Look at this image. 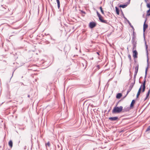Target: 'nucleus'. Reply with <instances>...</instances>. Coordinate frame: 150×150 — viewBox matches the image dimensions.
<instances>
[{"label":"nucleus","mask_w":150,"mask_h":150,"mask_svg":"<svg viewBox=\"0 0 150 150\" xmlns=\"http://www.w3.org/2000/svg\"><path fill=\"white\" fill-rule=\"evenodd\" d=\"M39 7H38V13H39Z\"/></svg>","instance_id":"obj_46"},{"label":"nucleus","mask_w":150,"mask_h":150,"mask_svg":"<svg viewBox=\"0 0 150 150\" xmlns=\"http://www.w3.org/2000/svg\"><path fill=\"white\" fill-rule=\"evenodd\" d=\"M115 8L117 14L118 15H119V9L117 7H115Z\"/></svg>","instance_id":"obj_18"},{"label":"nucleus","mask_w":150,"mask_h":150,"mask_svg":"<svg viewBox=\"0 0 150 150\" xmlns=\"http://www.w3.org/2000/svg\"><path fill=\"white\" fill-rule=\"evenodd\" d=\"M134 30H133V36H135L136 35V34L134 31Z\"/></svg>","instance_id":"obj_30"},{"label":"nucleus","mask_w":150,"mask_h":150,"mask_svg":"<svg viewBox=\"0 0 150 150\" xmlns=\"http://www.w3.org/2000/svg\"><path fill=\"white\" fill-rule=\"evenodd\" d=\"M145 46H146V54H147V68H146L145 70V75L144 77V81L142 83V86L143 87H146V75L147 74V70H148V65H149V58H148V45L146 44V42H145Z\"/></svg>","instance_id":"obj_1"},{"label":"nucleus","mask_w":150,"mask_h":150,"mask_svg":"<svg viewBox=\"0 0 150 150\" xmlns=\"http://www.w3.org/2000/svg\"><path fill=\"white\" fill-rule=\"evenodd\" d=\"M71 47L69 45H66L64 48V51L65 52V54L68 53L69 51L70 50Z\"/></svg>","instance_id":"obj_4"},{"label":"nucleus","mask_w":150,"mask_h":150,"mask_svg":"<svg viewBox=\"0 0 150 150\" xmlns=\"http://www.w3.org/2000/svg\"><path fill=\"white\" fill-rule=\"evenodd\" d=\"M128 23L129 24V25L130 26V27L132 28L133 30H134V28L133 26L131 25V23L128 20H127Z\"/></svg>","instance_id":"obj_20"},{"label":"nucleus","mask_w":150,"mask_h":150,"mask_svg":"<svg viewBox=\"0 0 150 150\" xmlns=\"http://www.w3.org/2000/svg\"><path fill=\"white\" fill-rule=\"evenodd\" d=\"M139 68V65L138 64H137V65L136 66V67L135 68V73H137L138 72V70Z\"/></svg>","instance_id":"obj_15"},{"label":"nucleus","mask_w":150,"mask_h":150,"mask_svg":"<svg viewBox=\"0 0 150 150\" xmlns=\"http://www.w3.org/2000/svg\"><path fill=\"white\" fill-rule=\"evenodd\" d=\"M135 82H134L133 83H132L129 86V88L127 91V93L126 95L125 96L124 98H125L126 96L127 95L129 92L131 90L134 84H135Z\"/></svg>","instance_id":"obj_5"},{"label":"nucleus","mask_w":150,"mask_h":150,"mask_svg":"<svg viewBox=\"0 0 150 150\" xmlns=\"http://www.w3.org/2000/svg\"><path fill=\"white\" fill-rule=\"evenodd\" d=\"M56 1L57 4L58 8L59 9L60 6V3L59 0H56Z\"/></svg>","instance_id":"obj_19"},{"label":"nucleus","mask_w":150,"mask_h":150,"mask_svg":"<svg viewBox=\"0 0 150 150\" xmlns=\"http://www.w3.org/2000/svg\"><path fill=\"white\" fill-rule=\"evenodd\" d=\"M145 88H146V87H143L142 90V92L143 93L144 92L145 90Z\"/></svg>","instance_id":"obj_26"},{"label":"nucleus","mask_w":150,"mask_h":150,"mask_svg":"<svg viewBox=\"0 0 150 150\" xmlns=\"http://www.w3.org/2000/svg\"><path fill=\"white\" fill-rule=\"evenodd\" d=\"M6 8H7L8 11H6V13H8V11H10L9 9V8H8L7 7Z\"/></svg>","instance_id":"obj_35"},{"label":"nucleus","mask_w":150,"mask_h":150,"mask_svg":"<svg viewBox=\"0 0 150 150\" xmlns=\"http://www.w3.org/2000/svg\"><path fill=\"white\" fill-rule=\"evenodd\" d=\"M133 45L132 50H136L137 46V42H132Z\"/></svg>","instance_id":"obj_11"},{"label":"nucleus","mask_w":150,"mask_h":150,"mask_svg":"<svg viewBox=\"0 0 150 150\" xmlns=\"http://www.w3.org/2000/svg\"><path fill=\"white\" fill-rule=\"evenodd\" d=\"M122 94L121 93H118L117 94L116 97L117 99H120L122 96Z\"/></svg>","instance_id":"obj_13"},{"label":"nucleus","mask_w":150,"mask_h":150,"mask_svg":"<svg viewBox=\"0 0 150 150\" xmlns=\"http://www.w3.org/2000/svg\"><path fill=\"white\" fill-rule=\"evenodd\" d=\"M150 16V13H149L148 14V16Z\"/></svg>","instance_id":"obj_48"},{"label":"nucleus","mask_w":150,"mask_h":150,"mask_svg":"<svg viewBox=\"0 0 150 150\" xmlns=\"http://www.w3.org/2000/svg\"><path fill=\"white\" fill-rule=\"evenodd\" d=\"M147 8H149V9L150 8V4L149 3H147Z\"/></svg>","instance_id":"obj_29"},{"label":"nucleus","mask_w":150,"mask_h":150,"mask_svg":"<svg viewBox=\"0 0 150 150\" xmlns=\"http://www.w3.org/2000/svg\"><path fill=\"white\" fill-rule=\"evenodd\" d=\"M97 67L98 69L100 68V66L99 65H97Z\"/></svg>","instance_id":"obj_38"},{"label":"nucleus","mask_w":150,"mask_h":150,"mask_svg":"<svg viewBox=\"0 0 150 150\" xmlns=\"http://www.w3.org/2000/svg\"><path fill=\"white\" fill-rule=\"evenodd\" d=\"M4 8L5 9H6V8Z\"/></svg>","instance_id":"obj_52"},{"label":"nucleus","mask_w":150,"mask_h":150,"mask_svg":"<svg viewBox=\"0 0 150 150\" xmlns=\"http://www.w3.org/2000/svg\"><path fill=\"white\" fill-rule=\"evenodd\" d=\"M139 95H139V94H137V96H136L137 98L139 97Z\"/></svg>","instance_id":"obj_36"},{"label":"nucleus","mask_w":150,"mask_h":150,"mask_svg":"<svg viewBox=\"0 0 150 150\" xmlns=\"http://www.w3.org/2000/svg\"><path fill=\"white\" fill-rule=\"evenodd\" d=\"M96 25V23L93 22H91L89 24V27L91 28H93L95 27Z\"/></svg>","instance_id":"obj_8"},{"label":"nucleus","mask_w":150,"mask_h":150,"mask_svg":"<svg viewBox=\"0 0 150 150\" xmlns=\"http://www.w3.org/2000/svg\"><path fill=\"white\" fill-rule=\"evenodd\" d=\"M26 147H27L26 146H25V147H24V149H26Z\"/></svg>","instance_id":"obj_45"},{"label":"nucleus","mask_w":150,"mask_h":150,"mask_svg":"<svg viewBox=\"0 0 150 150\" xmlns=\"http://www.w3.org/2000/svg\"><path fill=\"white\" fill-rule=\"evenodd\" d=\"M141 89H139L138 92L137 93V94L140 95V93H141Z\"/></svg>","instance_id":"obj_27"},{"label":"nucleus","mask_w":150,"mask_h":150,"mask_svg":"<svg viewBox=\"0 0 150 150\" xmlns=\"http://www.w3.org/2000/svg\"><path fill=\"white\" fill-rule=\"evenodd\" d=\"M135 103V100H132L130 106L131 108L134 107Z\"/></svg>","instance_id":"obj_12"},{"label":"nucleus","mask_w":150,"mask_h":150,"mask_svg":"<svg viewBox=\"0 0 150 150\" xmlns=\"http://www.w3.org/2000/svg\"><path fill=\"white\" fill-rule=\"evenodd\" d=\"M57 146H58V148H59V145H57Z\"/></svg>","instance_id":"obj_49"},{"label":"nucleus","mask_w":150,"mask_h":150,"mask_svg":"<svg viewBox=\"0 0 150 150\" xmlns=\"http://www.w3.org/2000/svg\"><path fill=\"white\" fill-rule=\"evenodd\" d=\"M150 88L149 89L147 93L146 94V98L148 97L149 96V95L150 94Z\"/></svg>","instance_id":"obj_22"},{"label":"nucleus","mask_w":150,"mask_h":150,"mask_svg":"<svg viewBox=\"0 0 150 150\" xmlns=\"http://www.w3.org/2000/svg\"><path fill=\"white\" fill-rule=\"evenodd\" d=\"M137 75V73H135L134 74V82H135V79H136V76Z\"/></svg>","instance_id":"obj_23"},{"label":"nucleus","mask_w":150,"mask_h":150,"mask_svg":"<svg viewBox=\"0 0 150 150\" xmlns=\"http://www.w3.org/2000/svg\"><path fill=\"white\" fill-rule=\"evenodd\" d=\"M118 117H109L108 119L111 121H115L118 119Z\"/></svg>","instance_id":"obj_9"},{"label":"nucleus","mask_w":150,"mask_h":150,"mask_svg":"<svg viewBox=\"0 0 150 150\" xmlns=\"http://www.w3.org/2000/svg\"><path fill=\"white\" fill-rule=\"evenodd\" d=\"M142 88H143V86H142V85H141L140 88H139V89H141V90H142Z\"/></svg>","instance_id":"obj_34"},{"label":"nucleus","mask_w":150,"mask_h":150,"mask_svg":"<svg viewBox=\"0 0 150 150\" xmlns=\"http://www.w3.org/2000/svg\"><path fill=\"white\" fill-rule=\"evenodd\" d=\"M81 12L82 13H84V14H85L86 13L85 11H82V10H81Z\"/></svg>","instance_id":"obj_33"},{"label":"nucleus","mask_w":150,"mask_h":150,"mask_svg":"<svg viewBox=\"0 0 150 150\" xmlns=\"http://www.w3.org/2000/svg\"><path fill=\"white\" fill-rule=\"evenodd\" d=\"M122 11V15L124 16V18L125 19H126L127 20V18H125V16H124V14Z\"/></svg>","instance_id":"obj_32"},{"label":"nucleus","mask_w":150,"mask_h":150,"mask_svg":"<svg viewBox=\"0 0 150 150\" xmlns=\"http://www.w3.org/2000/svg\"><path fill=\"white\" fill-rule=\"evenodd\" d=\"M127 4H123V5H120L119 6L120 8H125L127 6Z\"/></svg>","instance_id":"obj_17"},{"label":"nucleus","mask_w":150,"mask_h":150,"mask_svg":"<svg viewBox=\"0 0 150 150\" xmlns=\"http://www.w3.org/2000/svg\"><path fill=\"white\" fill-rule=\"evenodd\" d=\"M130 0H129V1H130Z\"/></svg>","instance_id":"obj_53"},{"label":"nucleus","mask_w":150,"mask_h":150,"mask_svg":"<svg viewBox=\"0 0 150 150\" xmlns=\"http://www.w3.org/2000/svg\"><path fill=\"white\" fill-rule=\"evenodd\" d=\"M131 108H132L130 107H129L128 106H126L123 109V108L122 112H125L129 111Z\"/></svg>","instance_id":"obj_6"},{"label":"nucleus","mask_w":150,"mask_h":150,"mask_svg":"<svg viewBox=\"0 0 150 150\" xmlns=\"http://www.w3.org/2000/svg\"><path fill=\"white\" fill-rule=\"evenodd\" d=\"M50 143L49 142L47 143H45V146L46 147L47 146V145L49 147H50Z\"/></svg>","instance_id":"obj_24"},{"label":"nucleus","mask_w":150,"mask_h":150,"mask_svg":"<svg viewBox=\"0 0 150 150\" xmlns=\"http://www.w3.org/2000/svg\"><path fill=\"white\" fill-rule=\"evenodd\" d=\"M110 109L109 110H108V112H110Z\"/></svg>","instance_id":"obj_50"},{"label":"nucleus","mask_w":150,"mask_h":150,"mask_svg":"<svg viewBox=\"0 0 150 150\" xmlns=\"http://www.w3.org/2000/svg\"><path fill=\"white\" fill-rule=\"evenodd\" d=\"M147 16H148V14L150 13V8L147 11Z\"/></svg>","instance_id":"obj_31"},{"label":"nucleus","mask_w":150,"mask_h":150,"mask_svg":"<svg viewBox=\"0 0 150 150\" xmlns=\"http://www.w3.org/2000/svg\"><path fill=\"white\" fill-rule=\"evenodd\" d=\"M129 76H131V78H132V75H131V74H129Z\"/></svg>","instance_id":"obj_43"},{"label":"nucleus","mask_w":150,"mask_h":150,"mask_svg":"<svg viewBox=\"0 0 150 150\" xmlns=\"http://www.w3.org/2000/svg\"><path fill=\"white\" fill-rule=\"evenodd\" d=\"M128 57L129 58V61L131 62V56L130 55V54H128Z\"/></svg>","instance_id":"obj_25"},{"label":"nucleus","mask_w":150,"mask_h":150,"mask_svg":"<svg viewBox=\"0 0 150 150\" xmlns=\"http://www.w3.org/2000/svg\"><path fill=\"white\" fill-rule=\"evenodd\" d=\"M149 130H150V126H149L148 127L146 131V132H147Z\"/></svg>","instance_id":"obj_28"},{"label":"nucleus","mask_w":150,"mask_h":150,"mask_svg":"<svg viewBox=\"0 0 150 150\" xmlns=\"http://www.w3.org/2000/svg\"><path fill=\"white\" fill-rule=\"evenodd\" d=\"M136 35L133 36L132 39V42H137L136 41Z\"/></svg>","instance_id":"obj_14"},{"label":"nucleus","mask_w":150,"mask_h":150,"mask_svg":"<svg viewBox=\"0 0 150 150\" xmlns=\"http://www.w3.org/2000/svg\"><path fill=\"white\" fill-rule=\"evenodd\" d=\"M130 69H131V68L129 69V72L130 74H131V72L130 71Z\"/></svg>","instance_id":"obj_42"},{"label":"nucleus","mask_w":150,"mask_h":150,"mask_svg":"<svg viewBox=\"0 0 150 150\" xmlns=\"http://www.w3.org/2000/svg\"><path fill=\"white\" fill-rule=\"evenodd\" d=\"M117 104L115 107L112 110V114L119 113L121 112H122L123 110V107L122 106L120 107L117 106Z\"/></svg>","instance_id":"obj_2"},{"label":"nucleus","mask_w":150,"mask_h":150,"mask_svg":"<svg viewBox=\"0 0 150 150\" xmlns=\"http://www.w3.org/2000/svg\"><path fill=\"white\" fill-rule=\"evenodd\" d=\"M28 98H30V95H28Z\"/></svg>","instance_id":"obj_44"},{"label":"nucleus","mask_w":150,"mask_h":150,"mask_svg":"<svg viewBox=\"0 0 150 150\" xmlns=\"http://www.w3.org/2000/svg\"><path fill=\"white\" fill-rule=\"evenodd\" d=\"M133 56L134 59L138 57V52L136 50H132Z\"/></svg>","instance_id":"obj_7"},{"label":"nucleus","mask_w":150,"mask_h":150,"mask_svg":"<svg viewBox=\"0 0 150 150\" xmlns=\"http://www.w3.org/2000/svg\"><path fill=\"white\" fill-rule=\"evenodd\" d=\"M139 95H139V94H137V96H136L137 98L139 97Z\"/></svg>","instance_id":"obj_37"},{"label":"nucleus","mask_w":150,"mask_h":150,"mask_svg":"<svg viewBox=\"0 0 150 150\" xmlns=\"http://www.w3.org/2000/svg\"><path fill=\"white\" fill-rule=\"evenodd\" d=\"M146 98H146H145L144 99V101H145V100H146L147 99V98Z\"/></svg>","instance_id":"obj_40"},{"label":"nucleus","mask_w":150,"mask_h":150,"mask_svg":"<svg viewBox=\"0 0 150 150\" xmlns=\"http://www.w3.org/2000/svg\"><path fill=\"white\" fill-rule=\"evenodd\" d=\"M8 145L11 148H12L13 146V142L12 140H10L9 142Z\"/></svg>","instance_id":"obj_16"},{"label":"nucleus","mask_w":150,"mask_h":150,"mask_svg":"<svg viewBox=\"0 0 150 150\" xmlns=\"http://www.w3.org/2000/svg\"><path fill=\"white\" fill-rule=\"evenodd\" d=\"M96 53L98 55H100V54L99 53V52H96Z\"/></svg>","instance_id":"obj_41"},{"label":"nucleus","mask_w":150,"mask_h":150,"mask_svg":"<svg viewBox=\"0 0 150 150\" xmlns=\"http://www.w3.org/2000/svg\"><path fill=\"white\" fill-rule=\"evenodd\" d=\"M22 83V85H23V83Z\"/></svg>","instance_id":"obj_51"},{"label":"nucleus","mask_w":150,"mask_h":150,"mask_svg":"<svg viewBox=\"0 0 150 150\" xmlns=\"http://www.w3.org/2000/svg\"><path fill=\"white\" fill-rule=\"evenodd\" d=\"M144 1L146 3H147L148 0H144Z\"/></svg>","instance_id":"obj_39"},{"label":"nucleus","mask_w":150,"mask_h":150,"mask_svg":"<svg viewBox=\"0 0 150 150\" xmlns=\"http://www.w3.org/2000/svg\"><path fill=\"white\" fill-rule=\"evenodd\" d=\"M146 20L144 21L143 25V31L144 32L145 31L146 29L148 28V25L147 24H146Z\"/></svg>","instance_id":"obj_10"},{"label":"nucleus","mask_w":150,"mask_h":150,"mask_svg":"<svg viewBox=\"0 0 150 150\" xmlns=\"http://www.w3.org/2000/svg\"><path fill=\"white\" fill-rule=\"evenodd\" d=\"M134 62H135L136 63L137 62V61L135 59L134 60Z\"/></svg>","instance_id":"obj_47"},{"label":"nucleus","mask_w":150,"mask_h":150,"mask_svg":"<svg viewBox=\"0 0 150 150\" xmlns=\"http://www.w3.org/2000/svg\"><path fill=\"white\" fill-rule=\"evenodd\" d=\"M99 8L102 14L104 15V13L102 7L101 6H100V7Z\"/></svg>","instance_id":"obj_21"},{"label":"nucleus","mask_w":150,"mask_h":150,"mask_svg":"<svg viewBox=\"0 0 150 150\" xmlns=\"http://www.w3.org/2000/svg\"><path fill=\"white\" fill-rule=\"evenodd\" d=\"M96 13L99 18V19L100 22L102 23H106L108 24H109V22L107 20H104L103 19V17L100 15L98 11H97Z\"/></svg>","instance_id":"obj_3"}]
</instances>
